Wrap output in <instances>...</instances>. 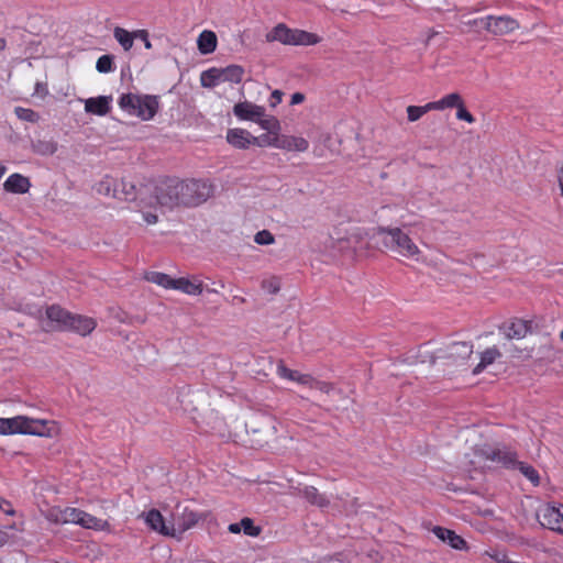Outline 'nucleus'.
I'll list each match as a JSON object with an SVG mask.
<instances>
[{"label":"nucleus","mask_w":563,"mask_h":563,"mask_svg":"<svg viewBox=\"0 0 563 563\" xmlns=\"http://www.w3.org/2000/svg\"><path fill=\"white\" fill-rule=\"evenodd\" d=\"M181 181L177 179H168L161 183L155 188V195L148 199H141L140 205L142 208H156L159 207L162 210H172L183 205V197L180 191Z\"/></svg>","instance_id":"20e7f679"},{"label":"nucleus","mask_w":563,"mask_h":563,"mask_svg":"<svg viewBox=\"0 0 563 563\" xmlns=\"http://www.w3.org/2000/svg\"><path fill=\"white\" fill-rule=\"evenodd\" d=\"M294 494L303 497L309 504L324 508L330 504V499L321 494L314 486L294 487Z\"/></svg>","instance_id":"4468645a"},{"label":"nucleus","mask_w":563,"mask_h":563,"mask_svg":"<svg viewBox=\"0 0 563 563\" xmlns=\"http://www.w3.org/2000/svg\"><path fill=\"white\" fill-rule=\"evenodd\" d=\"M311 388L318 389L324 394H329L332 389V386L325 382H320L313 378V384Z\"/></svg>","instance_id":"8fccbe9b"},{"label":"nucleus","mask_w":563,"mask_h":563,"mask_svg":"<svg viewBox=\"0 0 563 563\" xmlns=\"http://www.w3.org/2000/svg\"><path fill=\"white\" fill-rule=\"evenodd\" d=\"M456 119L465 121L467 123H474L475 118L474 115L464 107V102L456 108Z\"/></svg>","instance_id":"c03bdc74"},{"label":"nucleus","mask_w":563,"mask_h":563,"mask_svg":"<svg viewBox=\"0 0 563 563\" xmlns=\"http://www.w3.org/2000/svg\"><path fill=\"white\" fill-rule=\"evenodd\" d=\"M146 280L162 286L165 289H174L175 278L161 272H150L145 275Z\"/></svg>","instance_id":"72a5a7b5"},{"label":"nucleus","mask_w":563,"mask_h":563,"mask_svg":"<svg viewBox=\"0 0 563 563\" xmlns=\"http://www.w3.org/2000/svg\"><path fill=\"white\" fill-rule=\"evenodd\" d=\"M174 289L179 290L186 295L197 296L203 290V284L198 278H177L175 279Z\"/></svg>","instance_id":"b1692460"},{"label":"nucleus","mask_w":563,"mask_h":563,"mask_svg":"<svg viewBox=\"0 0 563 563\" xmlns=\"http://www.w3.org/2000/svg\"><path fill=\"white\" fill-rule=\"evenodd\" d=\"M96 320L90 317L70 313L66 330H71L85 336L90 334L96 329Z\"/></svg>","instance_id":"ddd939ff"},{"label":"nucleus","mask_w":563,"mask_h":563,"mask_svg":"<svg viewBox=\"0 0 563 563\" xmlns=\"http://www.w3.org/2000/svg\"><path fill=\"white\" fill-rule=\"evenodd\" d=\"M201 517L199 516V514L189 508H184L181 516L178 520V527H176L177 536L191 529L194 526L198 523Z\"/></svg>","instance_id":"c756f323"},{"label":"nucleus","mask_w":563,"mask_h":563,"mask_svg":"<svg viewBox=\"0 0 563 563\" xmlns=\"http://www.w3.org/2000/svg\"><path fill=\"white\" fill-rule=\"evenodd\" d=\"M463 103L462 97L457 92L449 93L437 101H432L429 108L433 110H444L446 108H457Z\"/></svg>","instance_id":"2f4dec72"},{"label":"nucleus","mask_w":563,"mask_h":563,"mask_svg":"<svg viewBox=\"0 0 563 563\" xmlns=\"http://www.w3.org/2000/svg\"><path fill=\"white\" fill-rule=\"evenodd\" d=\"M223 74L224 73H201V75H200L201 85L203 87H208V88L214 87L220 82Z\"/></svg>","instance_id":"a19ab883"},{"label":"nucleus","mask_w":563,"mask_h":563,"mask_svg":"<svg viewBox=\"0 0 563 563\" xmlns=\"http://www.w3.org/2000/svg\"><path fill=\"white\" fill-rule=\"evenodd\" d=\"M111 97L99 96L96 98H88L85 101V110L88 113L96 115H106L110 111Z\"/></svg>","instance_id":"5701e85b"},{"label":"nucleus","mask_w":563,"mask_h":563,"mask_svg":"<svg viewBox=\"0 0 563 563\" xmlns=\"http://www.w3.org/2000/svg\"><path fill=\"white\" fill-rule=\"evenodd\" d=\"M30 179L19 173L11 174L3 183V189L7 192L23 195L31 188Z\"/></svg>","instance_id":"a211bd4d"},{"label":"nucleus","mask_w":563,"mask_h":563,"mask_svg":"<svg viewBox=\"0 0 563 563\" xmlns=\"http://www.w3.org/2000/svg\"><path fill=\"white\" fill-rule=\"evenodd\" d=\"M134 36H136V40H140L144 43L146 49L152 48V43L148 38V32L146 30H135Z\"/></svg>","instance_id":"49530a36"},{"label":"nucleus","mask_w":563,"mask_h":563,"mask_svg":"<svg viewBox=\"0 0 563 563\" xmlns=\"http://www.w3.org/2000/svg\"><path fill=\"white\" fill-rule=\"evenodd\" d=\"M70 313L59 306H51L46 309L47 320L52 323L49 329L66 330Z\"/></svg>","instance_id":"412c9836"},{"label":"nucleus","mask_w":563,"mask_h":563,"mask_svg":"<svg viewBox=\"0 0 563 563\" xmlns=\"http://www.w3.org/2000/svg\"><path fill=\"white\" fill-rule=\"evenodd\" d=\"M183 205L198 206L211 196V186L201 180L181 181Z\"/></svg>","instance_id":"0eeeda50"},{"label":"nucleus","mask_w":563,"mask_h":563,"mask_svg":"<svg viewBox=\"0 0 563 563\" xmlns=\"http://www.w3.org/2000/svg\"><path fill=\"white\" fill-rule=\"evenodd\" d=\"M48 95V88L45 82H36L34 88V96L44 99Z\"/></svg>","instance_id":"de8ad7c7"},{"label":"nucleus","mask_w":563,"mask_h":563,"mask_svg":"<svg viewBox=\"0 0 563 563\" xmlns=\"http://www.w3.org/2000/svg\"><path fill=\"white\" fill-rule=\"evenodd\" d=\"M85 529L95 531H110V523L107 520L97 518L81 509L71 507L70 522Z\"/></svg>","instance_id":"9b49d317"},{"label":"nucleus","mask_w":563,"mask_h":563,"mask_svg":"<svg viewBox=\"0 0 563 563\" xmlns=\"http://www.w3.org/2000/svg\"><path fill=\"white\" fill-rule=\"evenodd\" d=\"M431 106V102L424 104V106H409L407 107V114H408V121L416 122L418 121L423 114L427 112L433 110L432 108H429Z\"/></svg>","instance_id":"4c0bfd02"},{"label":"nucleus","mask_w":563,"mask_h":563,"mask_svg":"<svg viewBox=\"0 0 563 563\" xmlns=\"http://www.w3.org/2000/svg\"><path fill=\"white\" fill-rule=\"evenodd\" d=\"M481 455L486 460L506 468H517L534 486L539 485L540 477L538 471L526 462L517 460V453L506 446L485 448L481 450Z\"/></svg>","instance_id":"f03ea898"},{"label":"nucleus","mask_w":563,"mask_h":563,"mask_svg":"<svg viewBox=\"0 0 563 563\" xmlns=\"http://www.w3.org/2000/svg\"><path fill=\"white\" fill-rule=\"evenodd\" d=\"M118 103L129 115L137 117L143 121L153 119L159 107L156 96L133 92L122 93Z\"/></svg>","instance_id":"7ed1b4c3"},{"label":"nucleus","mask_w":563,"mask_h":563,"mask_svg":"<svg viewBox=\"0 0 563 563\" xmlns=\"http://www.w3.org/2000/svg\"><path fill=\"white\" fill-rule=\"evenodd\" d=\"M71 507H53L47 510L46 519L53 523L66 525L70 522Z\"/></svg>","instance_id":"473e14b6"},{"label":"nucleus","mask_w":563,"mask_h":563,"mask_svg":"<svg viewBox=\"0 0 563 563\" xmlns=\"http://www.w3.org/2000/svg\"><path fill=\"white\" fill-rule=\"evenodd\" d=\"M143 219L147 224H155L158 220V217L156 213L150 212V211H142Z\"/></svg>","instance_id":"3c124183"},{"label":"nucleus","mask_w":563,"mask_h":563,"mask_svg":"<svg viewBox=\"0 0 563 563\" xmlns=\"http://www.w3.org/2000/svg\"><path fill=\"white\" fill-rule=\"evenodd\" d=\"M541 526L563 534V505L549 503L537 512Z\"/></svg>","instance_id":"6e6552de"},{"label":"nucleus","mask_w":563,"mask_h":563,"mask_svg":"<svg viewBox=\"0 0 563 563\" xmlns=\"http://www.w3.org/2000/svg\"><path fill=\"white\" fill-rule=\"evenodd\" d=\"M257 124L269 134H279L282 128L280 122L276 117L267 115L265 112L261 115Z\"/></svg>","instance_id":"c9c22d12"},{"label":"nucleus","mask_w":563,"mask_h":563,"mask_svg":"<svg viewBox=\"0 0 563 563\" xmlns=\"http://www.w3.org/2000/svg\"><path fill=\"white\" fill-rule=\"evenodd\" d=\"M265 108L255 103L243 101L233 107V113L239 120L252 121L257 123Z\"/></svg>","instance_id":"f8f14e48"},{"label":"nucleus","mask_w":563,"mask_h":563,"mask_svg":"<svg viewBox=\"0 0 563 563\" xmlns=\"http://www.w3.org/2000/svg\"><path fill=\"white\" fill-rule=\"evenodd\" d=\"M303 100H305V96H303L301 92H295V93L291 96L290 104H292V106H295V104H299V103H301Z\"/></svg>","instance_id":"5fc2aeb1"},{"label":"nucleus","mask_w":563,"mask_h":563,"mask_svg":"<svg viewBox=\"0 0 563 563\" xmlns=\"http://www.w3.org/2000/svg\"><path fill=\"white\" fill-rule=\"evenodd\" d=\"M140 517L152 531L164 537H177L176 525L173 521H167L159 510L153 508L148 511H143Z\"/></svg>","instance_id":"1a4fd4ad"},{"label":"nucleus","mask_w":563,"mask_h":563,"mask_svg":"<svg viewBox=\"0 0 563 563\" xmlns=\"http://www.w3.org/2000/svg\"><path fill=\"white\" fill-rule=\"evenodd\" d=\"M279 134H262L260 136H253V145L261 147L272 146L276 148Z\"/></svg>","instance_id":"ea45409f"},{"label":"nucleus","mask_w":563,"mask_h":563,"mask_svg":"<svg viewBox=\"0 0 563 563\" xmlns=\"http://www.w3.org/2000/svg\"><path fill=\"white\" fill-rule=\"evenodd\" d=\"M23 532V523L5 525L0 528V547L7 544H19L21 533Z\"/></svg>","instance_id":"aec40b11"},{"label":"nucleus","mask_w":563,"mask_h":563,"mask_svg":"<svg viewBox=\"0 0 563 563\" xmlns=\"http://www.w3.org/2000/svg\"><path fill=\"white\" fill-rule=\"evenodd\" d=\"M117 184L114 199L131 201L136 198V187L132 181L121 179L117 180Z\"/></svg>","instance_id":"cd10ccee"},{"label":"nucleus","mask_w":563,"mask_h":563,"mask_svg":"<svg viewBox=\"0 0 563 563\" xmlns=\"http://www.w3.org/2000/svg\"><path fill=\"white\" fill-rule=\"evenodd\" d=\"M433 533L439 538L441 541L446 542L450 544L453 549L462 550L465 548V541L462 537L457 536L454 531L442 528V527H434L432 529Z\"/></svg>","instance_id":"393cba45"},{"label":"nucleus","mask_w":563,"mask_h":563,"mask_svg":"<svg viewBox=\"0 0 563 563\" xmlns=\"http://www.w3.org/2000/svg\"><path fill=\"white\" fill-rule=\"evenodd\" d=\"M241 529L246 536L257 537L261 533V528L255 526L251 518H243L241 521Z\"/></svg>","instance_id":"79ce46f5"},{"label":"nucleus","mask_w":563,"mask_h":563,"mask_svg":"<svg viewBox=\"0 0 563 563\" xmlns=\"http://www.w3.org/2000/svg\"><path fill=\"white\" fill-rule=\"evenodd\" d=\"M500 356V352L497 347H489L481 353V362L473 369L474 374H479L486 366L490 365L497 357Z\"/></svg>","instance_id":"f704fd0d"},{"label":"nucleus","mask_w":563,"mask_h":563,"mask_svg":"<svg viewBox=\"0 0 563 563\" xmlns=\"http://www.w3.org/2000/svg\"><path fill=\"white\" fill-rule=\"evenodd\" d=\"M135 31H128L121 26L113 29V37L119 43L124 52H129L133 47V43L136 40L134 36Z\"/></svg>","instance_id":"7c9ffc66"},{"label":"nucleus","mask_w":563,"mask_h":563,"mask_svg":"<svg viewBox=\"0 0 563 563\" xmlns=\"http://www.w3.org/2000/svg\"><path fill=\"white\" fill-rule=\"evenodd\" d=\"M224 70H229V71L241 70V68L236 65H231V66H228Z\"/></svg>","instance_id":"4d7b16f0"},{"label":"nucleus","mask_w":563,"mask_h":563,"mask_svg":"<svg viewBox=\"0 0 563 563\" xmlns=\"http://www.w3.org/2000/svg\"><path fill=\"white\" fill-rule=\"evenodd\" d=\"M31 150L41 156H52L58 150V143L54 139H37L31 141Z\"/></svg>","instance_id":"a878e982"},{"label":"nucleus","mask_w":563,"mask_h":563,"mask_svg":"<svg viewBox=\"0 0 563 563\" xmlns=\"http://www.w3.org/2000/svg\"><path fill=\"white\" fill-rule=\"evenodd\" d=\"M118 186L117 184V179L110 177V176H104L97 185H96V191L99 194V195H102V196H107V197H112L114 198V194H115V187Z\"/></svg>","instance_id":"e433bc0d"},{"label":"nucleus","mask_w":563,"mask_h":563,"mask_svg":"<svg viewBox=\"0 0 563 563\" xmlns=\"http://www.w3.org/2000/svg\"><path fill=\"white\" fill-rule=\"evenodd\" d=\"M528 331V324L520 319L512 320L503 327V332L508 339H522L527 335Z\"/></svg>","instance_id":"bb28decb"},{"label":"nucleus","mask_w":563,"mask_h":563,"mask_svg":"<svg viewBox=\"0 0 563 563\" xmlns=\"http://www.w3.org/2000/svg\"><path fill=\"white\" fill-rule=\"evenodd\" d=\"M1 501L3 503V505L0 506V511H2L5 515L13 516L15 514V511H14L12 505L3 498H1Z\"/></svg>","instance_id":"603ef678"},{"label":"nucleus","mask_w":563,"mask_h":563,"mask_svg":"<svg viewBox=\"0 0 563 563\" xmlns=\"http://www.w3.org/2000/svg\"><path fill=\"white\" fill-rule=\"evenodd\" d=\"M227 141L236 148L245 150L253 145V135L244 129H230L227 132Z\"/></svg>","instance_id":"6ab92c4d"},{"label":"nucleus","mask_w":563,"mask_h":563,"mask_svg":"<svg viewBox=\"0 0 563 563\" xmlns=\"http://www.w3.org/2000/svg\"><path fill=\"white\" fill-rule=\"evenodd\" d=\"M380 232L384 234V242L391 250L396 251L405 257L419 260L420 250L411 238L399 228L394 229H382Z\"/></svg>","instance_id":"423d86ee"},{"label":"nucleus","mask_w":563,"mask_h":563,"mask_svg":"<svg viewBox=\"0 0 563 563\" xmlns=\"http://www.w3.org/2000/svg\"><path fill=\"white\" fill-rule=\"evenodd\" d=\"M229 531L231 533H240L242 531L241 529V522H236V523H231L229 525Z\"/></svg>","instance_id":"6e6d98bb"},{"label":"nucleus","mask_w":563,"mask_h":563,"mask_svg":"<svg viewBox=\"0 0 563 563\" xmlns=\"http://www.w3.org/2000/svg\"><path fill=\"white\" fill-rule=\"evenodd\" d=\"M486 27L495 34H506L518 27L517 21L509 16H488Z\"/></svg>","instance_id":"f3484780"},{"label":"nucleus","mask_w":563,"mask_h":563,"mask_svg":"<svg viewBox=\"0 0 563 563\" xmlns=\"http://www.w3.org/2000/svg\"><path fill=\"white\" fill-rule=\"evenodd\" d=\"M5 172L7 167L2 163H0V178L5 174Z\"/></svg>","instance_id":"13d9d810"},{"label":"nucleus","mask_w":563,"mask_h":563,"mask_svg":"<svg viewBox=\"0 0 563 563\" xmlns=\"http://www.w3.org/2000/svg\"><path fill=\"white\" fill-rule=\"evenodd\" d=\"M282 96L283 93L279 90H275L271 95L269 104L271 107H276L278 103L282 102Z\"/></svg>","instance_id":"864d4df0"},{"label":"nucleus","mask_w":563,"mask_h":563,"mask_svg":"<svg viewBox=\"0 0 563 563\" xmlns=\"http://www.w3.org/2000/svg\"><path fill=\"white\" fill-rule=\"evenodd\" d=\"M473 353V345L467 342H453L444 351L440 350L437 360H449L453 364L464 363Z\"/></svg>","instance_id":"9d476101"},{"label":"nucleus","mask_w":563,"mask_h":563,"mask_svg":"<svg viewBox=\"0 0 563 563\" xmlns=\"http://www.w3.org/2000/svg\"><path fill=\"white\" fill-rule=\"evenodd\" d=\"M113 63V56L112 55H102L99 57L96 64L97 70H111Z\"/></svg>","instance_id":"a18cd8bd"},{"label":"nucleus","mask_w":563,"mask_h":563,"mask_svg":"<svg viewBox=\"0 0 563 563\" xmlns=\"http://www.w3.org/2000/svg\"><path fill=\"white\" fill-rule=\"evenodd\" d=\"M266 42H278L284 45L309 46L320 42V37L303 30L290 29L285 23H278L265 35Z\"/></svg>","instance_id":"39448f33"},{"label":"nucleus","mask_w":563,"mask_h":563,"mask_svg":"<svg viewBox=\"0 0 563 563\" xmlns=\"http://www.w3.org/2000/svg\"><path fill=\"white\" fill-rule=\"evenodd\" d=\"M263 288L269 294H276L279 290V282L275 278L263 282Z\"/></svg>","instance_id":"09e8293b"},{"label":"nucleus","mask_w":563,"mask_h":563,"mask_svg":"<svg viewBox=\"0 0 563 563\" xmlns=\"http://www.w3.org/2000/svg\"><path fill=\"white\" fill-rule=\"evenodd\" d=\"M14 113L22 121L36 123L40 120L38 113L29 108L16 107Z\"/></svg>","instance_id":"58836bf2"},{"label":"nucleus","mask_w":563,"mask_h":563,"mask_svg":"<svg viewBox=\"0 0 563 563\" xmlns=\"http://www.w3.org/2000/svg\"><path fill=\"white\" fill-rule=\"evenodd\" d=\"M276 148L302 153L308 151L309 142L302 136L279 134Z\"/></svg>","instance_id":"2eb2a0df"},{"label":"nucleus","mask_w":563,"mask_h":563,"mask_svg":"<svg viewBox=\"0 0 563 563\" xmlns=\"http://www.w3.org/2000/svg\"><path fill=\"white\" fill-rule=\"evenodd\" d=\"M276 373L283 379L296 382L302 386L312 387L313 377L311 375L290 369L283 362L277 364Z\"/></svg>","instance_id":"dca6fc26"},{"label":"nucleus","mask_w":563,"mask_h":563,"mask_svg":"<svg viewBox=\"0 0 563 563\" xmlns=\"http://www.w3.org/2000/svg\"><path fill=\"white\" fill-rule=\"evenodd\" d=\"M197 48L201 55L212 54L218 46L217 34L211 30H203L197 37Z\"/></svg>","instance_id":"4be33fe9"},{"label":"nucleus","mask_w":563,"mask_h":563,"mask_svg":"<svg viewBox=\"0 0 563 563\" xmlns=\"http://www.w3.org/2000/svg\"><path fill=\"white\" fill-rule=\"evenodd\" d=\"M254 242L258 245H272L275 243V236L268 230H261L254 235Z\"/></svg>","instance_id":"37998d69"},{"label":"nucleus","mask_w":563,"mask_h":563,"mask_svg":"<svg viewBox=\"0 0 563 563\" xmlns=\"http://www.w3.org/2000/svg\"><path fill=\"white\" fill-rule=\"evenodd\" d=\"M15 433L54 438L59 434V427L54 420L33 419L26 416L0 418V434Z\"/></svg>","instance_id":"f257e3e1"},{"label":"nucleus","mask_w":563,"mask_h":563,"mask_svg":"<svg viewBox=\"0 0 563 563\" xmlns=\"http://www.w3.org/2000/svg\"><path fill=\"white\" fill-rule=\"evenodd\" d=\"M560 338H561V340H563V330L560 333Z\"/></svg>","instance_id":"bf43d9fd"},{"label":"nucleus","mask_w":563,"mask_h":563,"mask_svg":"<svg viewBox=\"0 0 563 563\" xmlns=\"http://www.w3.org/2000/svg\"><path fill=\"white\" fill-rule=\"evenodd\" d=\"M23 36V33L19 30H12L8 32L5 36H0V53L8 51L9 53H15L21 46L19 38Z\"/></svg>","instance_id":"c85d7f7f"}]
</instances>
